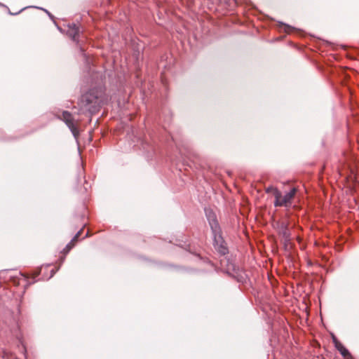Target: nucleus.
<instances>
[{"label": "nucleus", "instance_id": "1", "mask_svg": "<svg viewBox=\"0 0 359 359\" xmlns=\"http://www.w3.org/2000/svg\"><path fill=\"white\" fill-rule=\"evenodd\" d=\"M266 192L271 193L274 196V205L276 207H290L292 204V201L296 194L297 189L293 188L289 192L283 195L278 189L271 187L266 189Z\"/></svg>", "mask_w": 359, "mask_h": 359}, {"label": "nucleus", "instance_id": "2", "mask_svg": "<svg viewBox=\"0 0 359 359\" xmlns=\"http://www.w3.org/2000/svg\"><path fill=\"white\" fill-rule=\"evenodd\" d=\"M205 214L210 228L212 231L214 240L215 243H218L219 241H222V238L220 236V228L217 220V217L215 214L211 210H205Z\"/></svg>", "mask_w": 359, "mask_h": 359}, {"label": "nucleus", "instance_id": "3", "mask_svg": "<svg viewBox=\"0 0 359 359\" xmlns=\"http://www.w3.org/2000/svg\"><path fill=\"white\" fill-rule=\"evenodd\" d=\"M62 119L66 123L74 136L76 137L79 135V130L74 123L72 114L68 111H63L62 114Z\"/></svg>", "mask_w": 359, "mask_h": 359}, {"label": "nucleus", "instance_id": "4", "mask_svg": "<svg viewBox=\"0 0 359 359\" xmlns=\"http://www.w3.org/2000/svg\"><path fill=\"white\" fill-rule=\"evenodd\" d=\"M279 233L283 236L285 241H289L290 239V233L288 229L287 224L282 222L280 224L279 229H278Z\"/></svg>", "mask_w": 359, "mask_h": 359}, {"label": "nucleus", "instance_id": "5", "mask_svg": "<svg viewBox=\"0 0 359 359\" xmlns=\"http://www.w3.org/2000/svg\"><path fill=\"white\" fill-rule=\"evenodd\" d=\"M334 341L335 344V347L343 356L346 357L348 355V351L340 342L337 341L335 339H334Z\"/></svg>", "mask_w": 359, "mask_h": 359}, {"label": "nucleus", "instance_id": "6", "mask_svg": "<svg viewBox=\"0 0 359 359\" xmlns=\"http://www.w3.org/2000/svg\"><path fill=\"white\" fill-rule=\"evenodd\" d=\"M70 35L74 40H76L79 32V28L76 25L73 24L72 26L70 27Z\"/></svg>", "mask_w": 359, "mask_h": 359}, {"label": "nucleus", "instance_id": "7", "mask_svg": "<svg viewBox=\"0 0 359 359\" xmlns=\"http://www.w3.org/2000/svg\"><path fill=\"white\" fill-rule=\"evenodd\" d=\"M219 252L222 255H225L226 253H227L228 252V250L227 248L223 245V243H222L221 245H219V248H218Z\"/></svg>", "mask_w": 359, "mask_h": 359}, {"label": "nucleus", "instance_id": "8", "mask_svg": "<svg viewBox=\"0 0 359 359\" xmlns=\"http://www.w3.org/2000/svg\"><path fill=\"white\" fill-rule=\"evenodd\" d=\"M80 234H81V231H79V232L76 234V236H75L74 237V238L72 239V242H74V241H76V240L79 238V237Z\"/></svg>", "mask_w": 359, "mask_h": 359}]
</instances>
